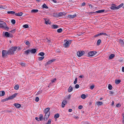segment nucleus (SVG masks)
Listing matches in <instances>:
<instances>
[{
  "instance_id": "57",
  "label": "nucleus",
  "mask_w": 124,
  "mask_h": 124,
  "mask_svg": "<svg viewBox=\"0 0 124 124\" xmlns=\"http://www.w3.org/2000/svg\"><path fill=\"white\" fill-rule=\"evenodd\" d=\"M88 5L89 6V8H93V6L92 5L90 4H88Z\"/></svg>"
},
{
  "instance_id": "48",
  "label": "nucleus",
  "mask_w": 124,
  "mask_h": 124,
  "mask_svg": "<svg viewBox=\"0 0 124 124\" xmlns=\"http://www.w3.org/2000/svg\"><path fill=\"white\" fill-rule=\"evenodd\" d=\"M22 66H24L25 65V64L23 62H20L19 63Z\"/></svg>"
},
{
  "instance_id": "9",
  "label": "nucleus",
  "mask_w": 124,
  "mask_h": 124,
  "mask_svg": "<svg viewBox=\"0 0 124 124\" xmlns=\"http://www.w3.org/2000/svg\"><path fill=\"white\" fill-rule=\"evenodd\" d=\"M43 19L45 20V23L46 24H51V22L48 19L44 18Z\"/></svg>"
},
{
  "instance_id": "64",
  "label": "nucleus",
  "mask_w": 124,
  "mask_h": 124,
  "mask_svg": "<svg viewBox=\"0 0 124 124\" xmlns=\"http://www.w3.org/2000/svg\"><path fill=\"white\" fill-rule=\"evenodd\" d=\"M122 71L123 72H124V67H123L122 68Z\"/></svg>"
},
{
  "instance_id": "6",
  "label": "nucleus",
  "mask_w": 124,
  "mask_h": 124,
  "mask_svg": "<svg viewBox=\"0 0 124 124\" xmlns=\"http://www.w3.org/2000/svg\"><path fill=\"white\" fill-rule=\"evenodd\" d=\"M85 53V52L84 51H79L77 52V54L78 56L80 57L82 56Z\"/></svg>"
},
{
  "instance_id": "33",
  "label": "nucleus",
  "mask_w": 124,
  "mask_h": 124,
  "mask_svg": "<svg viewBox=\"0 0 124 124\" xmlns=\"http://www.w3.org/2000/svg\"><path fill=\"white\" fill-rule=\"evenodd\" d=\"M38 11V9H32L31 10V13H35Z\"/></svg>"
},
{
  "instance_id": "15",
  "label": "nucleus",
  "mask_w": 124,
  "mask_h": 124,
  "mask_svg": "<svg viewBox=\"0 0 124 124\" xmlns=\"http://www.w3.org/2000/svg\"><path fill=\"white\" fill-rule=\"evenodd\" d=\"M50 108H46L44 110V113H50V111H49Z\"/></svg>"
},
{
  "instance_id": "42",
  "label": "nucleus",
  "mask_w": 124,
  "mask_h": 124,
  "mask_svg": "<svg viewBox=\"0 0 124 124\" xmlns=\"http://www.w3.org/2000/svg\"><path fill=\"white\" fill-rule=\"evenodd\" d=\"M23 27L25 28H28L29 26L28 24H25L23 25Z\"/></svg>"
},
{
  "instance_id": "63",
  "label": "nucleus",
  "mask_w": 124,
  "mask_h": 124,
  "mask_svg": "<svg viewBox=\"0 0 124 124\" xmlns=\"http://www.w3.org/2000/svg\"><path fill=\"white\" fill-rule=\"evenodd\" d=\"M79 77L82 78H83L84 77V76L83 75H80L79 76Z\"/></svg>"
},
{
  "instance_id": "10",
  "label": "nucleus",
  "mask_w": 124,
  "mask_h": 124,
  "mask_svg": "<svg viewBox=\"0 0 124 124\" xmlns=\"http://www.w3.org/2000/svg\"><path fill=\"white\" fill-rule=\"evenodd\" d=\"M55 59H53L50 60L46 62V64H45V65L46 66L50 64L52 62L55 61Z\"/></svg>"
},
{
  "instance_id": "45",
  "label": "nucleus",
  "mask_w": 124,
  "mask_h": 124,
  "mask_svg": "<svg viewBox=\"0 0 124 124\" xmlns=\"http://www.w3.org/2000/svg\"><path fill=\"white\" fill-rule=\"evenodd\" d=\"M11 22L13 24H14L15 23L16 21L14 19H12L11 20Z\"/></svg>"
},
{
  "instance_id": "55",
  "label": "nucleus",
  "mask_w": 124,
  "mask_h": 124,
  "mask_svg": "<svg viewBox=\"0 0 124 124\" xmlns=\"http://www.w3.org/2000/svg\"><path fill=\"white\" fill-rule=\"evenodd\" d=\"M77 78H76L75 79V81H74V84H76L77 83Z\"/></svg>"
},
{
  "instance_id": "34",
  "label": "nucleus",
  "mask_w": 124,
  "mask_h": 124,
  "mask_svg": "<svg viewBox=\"0 0 124 124\" xmlns=\"http://www.w3.org/2000/svg\"><path fill=\"white\" fill-rule=\"evenodd\" d=\"M119 42L121 44L123 45H124V42L123 40H122L121 39H119Z\"/></svg>"
},
{
  "instance_id": "49",
  "label": "nucleus",
  "mask_w": 124,
  "mask_h": 124,
  "mask_svg": "<svg viewBox=\"0 0 124 124\" xmlns=\"http://www.w3.org/2000/svg\"><path fill=\"white\" fill-rule=\"evenodd\" d=\"M53 16L55 17H58L59 16H58V13H54Z\"/></svg>"
},
{
  "instance_id": "29",
  "label": "nucleus",
  "mask_w": 124,
  "mask_h": 124,
  "mask_svg": "<svg viewBox=\"0 0 124 124\" xmlns=\"http://www.w3.org/2000/svg\"><path fill=\"white\" fill-rule=\"evenodd\" d=\"M60 116V115L59 114H57L55 115L54 118L55 119L58 118Z\"/></svg>"
},
{
  "instance_id": "47",
  "label": "nucleus",
  "mask_w": 124,
  "mask_h": 124,
  "mask_svg": "<svg viewBox=\"0 0 124 124\" xmlns=\"http://www.w3.org/2000/svg\"><path fill=\"white\" fill-rule=\"evenodd\" d=\"M51 122V119H49L48 120L46 124H50Z\"/></svg>"
},
{
  "instance_id": "23",
  "label": "nucleus",
  "mask_w": 124,
  "mask_h": 124,
  "mask_svg": "<svg viewBox=\"0 0 124 124\" xmlns=\"http://www.w3.org/2000/svg\"><path fill=\"white\" fill-rule=\"evenodd\" d=\"M115 55L113 54H111L109 56V59H111L113 58L115 56Z\"/></svg>"
},
{
  "instance_id": "28",
  "label": "nucleus",
  "mask_w": 124,
  "mask_h": 124,
  "mask_svg": "<svg viewBox=\"0 0 124 124\" xmlns=\"http://www.w3.org/2000/svg\"><path fill=\"white\" fill-rule=\"evenodd\" d=\"M96 104L98 105H101L103 104V103L101 101H98L96 102Z\"/></svg>"
},
{
  "instance_id": "60",
  "label": "nucleus",
  "mask_w": 124,
  "mask_h": 124,
  "mask_svg": "<svg viewBox=\"0 0 124 124\" xmlns=\"http://www.w3.org/2000/svg\"><path fill=\"white\" fill-rule=\"evenodd\" d=\"M71 95L70 94H69V95L68 96L67 98L68 99H70V98L71 97Z\"/></svg>"
},
{
  "instance_id": "16",
  "label": "nucleus",
  "mask_w": 124,
  "mask_h": 124,
  "mask_svg": "<svg viewBox=\"0 0 124 124\" xmlns=\"http://www.w3.org/2000/svg\"><path fill=\"white\" fill-rule=\"evenodd\" d=\"M14 105L17 108H19L21 107V105L19 103H14Z\"/></svg>"
},
{
  "instance_id": "12",
  "label": "nucleus",
  "mask_w": 124,
  "mask_h": 124,
  "mask_svg": "<svg viewBox=\"0 0 124 124\" xmlns=\"http://www.w3.org/2000/svg\"><path fill=\"white\" fill-rule=\"evenodd\" d=\"M37 51V50L35 49H33L31 50L30 49V52L31 54H35Z\"/></svg>"
},
{
  "instance_id": "54",
  "label": "nucleus",
  "mask_w": 124,
  "mask_h": 124,
  "mask_svg": "<svg viewBox=\"0 0 124 124\" xmlns=\"http://www.w3.org/2000/svg\"><path fill=\"white\" fill-rule=\"evenodd\" d=\"M56 80V78H54L53 80H51V82L53 83Z\"/></svg>"
},
{
  "instance_id": "44",
  "label": "nucleus",
  "mask_w": 124,
  "mask_h": 124,
  "mask_svg": "<svg viewBox=\"0 0 124 124\" xmlns=\"http://www.w3.org/2000/svg\"><path fill=\"white\" fill-rule=\"evenodd\" d=\"M25 43L27 45H30V43H29V42L28 41H26L25 42Z\"/></svg>"
},
{
  "instance_id": "18",
  "label": "nucleus",
  "mask_w": 124,
  "mask_h": 124,
  "mask_svg": "<svg viewBox=\"0 0 124 124\" xmlns=\"http://www.w3.org/2000/svg\"><path fill=\"white\" fill-rule=\"evenodd\" d=\"M24 54H25L26 55H28L30 52V49H27L26 51H24Z\"/></svg>"
},
{
  "instance_id": "22",
  "label": "nucleus",
  "mask_w": 124,
  "mask_h": 124,
  "mask_svg": "<svg viewBox=\"0 0 124 124\" xmlns=\"http://www.w3.org/2000/svg\"><path fill=\"white\" fill-rule=\"evenodd\" d=\"M52 28L53 29H57L58 27V25H53L51 26Z\"/></svg>"
},
{
  "instance_id": "5",
  "label": "nucleus",
  "mask_w": 124,
  "mask_h": 124,
  "mask_svg": "<svg viewBox=\"0 0 124 124\" xmlns=\"http://www.w3.org/2000/svg\"><path fill=\"white\" fill-rule=\"evenodd\" d=\"M8 54V52L6 50H3L2 51V55L3 57H4L6 56Z\"/></svg>"
},
{
  "instance_id": "7",
  "label": "nucleus",
  "mask_w": 124,
  "mask_h": 124,
  "mask_svg": "<svg viewBox=\"0 0 124 124\" xmlns=\"http://www.w3.org/2000/svg\"><path fill=\"white\" fill-rule=\"evenodd\" d=\"M105 11V10L104 9L103 10H99L97 11H96L94 12H91L90 13V14H95L96 13H101L102 12H104Z\"/></svg>"
},
{
  "instance_id": "53",
  "label": "nucleus",
  "mask_w": 124,
  "mask_h": 124,
  "mask_svg": "<svg viewBox=\"0 0 124 124\" xmlns=\"http://www.w3.org/2000/svg\"><path fill=\"white\" fill-rule=\"evenodd\" d=\"M79 87V85L78 84H76L75 86V88H76L77 89Z\"/></svg>"
},
{
  "instance_id": "2",
  "label": "nucleus",
  "mask_w": 124,
  "mask_h": 124,
  "mask_svg": "<svg viewBox=\"0 0 124 124\" xmlns=\"http://www.w3.org/2000/svg\"><path fill=\"white\" fill-rule=\"evenodd\" d=\"M17 93H15V94L12 95L10 96L8 98H6V99H4V101H8L9 100H11L14 99L16 97V96L17 95Z\"/></svg>"
},
{
  "instance_id": "8",
  "label": "nucleus",
  "mask_w": 124,
  "mask_h": 124,
  "mask_svg": "<svg viewBox=\"0 0 124 124\" xmlns=\"http://www.w3.org/2000/svg\"><path fill=\"white\" fill-rule=\"evenodd\" d=\"M45 114L44 119L45 120H46L48 118L50 115V113H45Z\"/></svg>"
},
{
  "instance_id": "26",
  "label": "nucleus",
  "mask_w": 124,
  "mask_h": 124,
  "mask_svg": "<svg viewBox=\"0 0 124 124\" xmlns=\"http://www.w3.org/2000/svg\"><path fill=\"white\" fill-rule=\"evenodd\" d=\"M121 82L120 80H115V83L116 84H118Z\"/></svg>"
},
{
  "instance_id": "40",
  "label": "nucleus",
  "mask_w": 124,
  "mask_h": 124,
  "mask_svg": "<svg viewBox=\"0 0 124 124\" xmlns=\"http://www.w3.org/2000/svg\"><path fill=\"white\" fill-rule=\"evenodd\" d=\"M62 31V28H60L58 29L57 30V32L58 33H61Z\"/></svg>"
},
{
  "instance_id": "30",
  "label": "nucleus",
  "mask_w": 124,
  "mask_h": 124,
  "mask_svg": "<svg viewBox=\"0 0 124 124\" xmlns=\"http://www.w3.org/2000/svg\"><path fill=\"white\" fill-rule=\"evenodd\" d=\"M5 36L7 37H9L10 36V34L8 32H5Z\"/></svg>"
},
{
  "instance_id": "41",
  "label": "nucleus",
  "mask_w": 124,
  "mask_h": 124,
  "mask_svg": "<svg viewBox=\"0 0 124 124\" xmlns=\"http://www.w3.org/2000/svg\"><path fill=\"white\" fill-rule=\"evenodd\" d=\"M44 54H44V53L43 52H41L40 53H39V55L41 56H44Z\"/></svg>"
},
{
  "instance_id": "58",
  "label": "nucleus",
  "mask_w": 124,
  "mask_h": 124,
  "mask_svg": "<svg viewBox=\"0 0 124 124\" xmlns=\"http://www.w3.org/2000/svg\"><path fill=\"white\" fill-rule=\"evenodd\" d=\"M83 108L82 106V105H80L79 106L78 108L80 109H81Z\"/></svg>"
},
{
  "instance_id": "37",
  "label": "nucleus",
  "mask_w": 124,
  "mask_h": 124,
  "mask_svg": "<svg viewBox=\"0 0 124 124\" xmlns=\"http://www.w3.org/2000/svg\"><path fill=\"white\" fill-rule=\"evenodd\" d=\"M81 97L82 99H84L86 97V96L85 95L83 94L81 95Z\"/></svg>"
},
{
  "instance_id": "59",
  "label": "nucleus",
  "mask_w": 124,
  "mask_h": 124,
  "mask_svg": "<svg viewBox=\"0 0 124 124\" xmlns=\"http://www.w3.org/2000/svg\"><path fill=\"white\" fill-rule=\"evenodd\" d=\"M74 118L75 119H78L79 118V117L78 116H76L74 117Z\"/></svg>"
},
{
  "instance_id": "35",
  "label": "nucleus",
  "mask_w": 124,
  "mask_h": 124,
  "mask_svg": "<svg viewBox=\"0 0 124 124\" xmlns=\"http://www.w3.org/2000/svg\"><path fill=\"white\" fill-rule=\"evenodd\" d=\"M63 13L61 12L58 13V16H59V17L62 16L63 15Z\"/></svg>"
},
{
  "instance_id": "38",
  "label": "nucleus",
  "mask_w": 124,
  "mask_h": 124,
  "mask_svg": "<svg viewBox=\"0 0 124 124\" xmlns=\"http://www.w3.org/2000/svg\"><path fill=\"white\" fill-rule=\"evenodd\" d=\"M42 7L43 8L47 9L48 8V7L46 6V5L45 4H44L42 5Z\"/></svg>"
},
{
  "instance_id": "25",
  "label": "nucleus",
  "mask_w": 124,
  "mask_h": 124,
  "mask_svg": "<svg viewBox=\"0 0 124 124\" xmlns=\"http://www.w3.org/2000/svg\"><path fill=\"white\" fill-rule=\"evenodd\" d=\"M7 13L8 14H11L13 15H14L15 14V12L14 11H8L7 12Z\"/></svg>"
},
{
  "instance_id": "20",
  "label": "nucleus",
  "mask_w": 124,
  "mask_h": 124,
  "mask_svg": "<svg viewBox=\"0 0 124 124\" xmlns=\"http://www.w3.org/2000/svg\"><path fill=\"white\" fill-rule=\"evenodd\" d=\"M8 54H14L13 51H12L11 48L8 51Z\"/></svg>"
},
{
  "instance_id": "4",
  "label": "nucleus",
  "mask_w": 124,
  "mask_h": 124,
  "mask_svg": "<svg viewBox=\"0 0 124 124\" xmlns=\"http://www.w3.org/2000/svg\"><path fill=\"white\" fill-rule=\"evenodd\" d=\"M70 43V41H67L63 44L64 47L65 48L68 47L69 46Z\"/></svg>"
},
{
  "instance_id": "32",
  "label": "nucleus",
  "mask_w": 124,
  "mask_h": 124,
  "mask_svg": "<svg viewBox=\"0 0 124 124\" xmlns=\"http://www.w3.org/2000/svg\"><path fill=\"white\" fill-rule=\"evenodd\" d=\"M19 87V86L18 85H16L14 87V89H15L17 90L18 89Z\"/></svg>"
},
{
  "instance_id": "39",
  "label": "nucleus",
  "mask_w": 124,
  "mask_h": 124,
  "mask_svg": "<svg viewBox=\"0 0 124 124\" xmlns=\"http://www.w3.org/2000/svg\"><path fill=\"white\" fill-rule=\"evenodd\" d=\"M44 58V57L43 56L42 57H38V60L39 61H41L43 60Z\"/></svg>"
},
{
  "instance_id": "24",
  "label": "nucleus",
  "mask_w": 124,
  "mask_h": 124,
  "mask_svg": "<svg viewBox=\"0 0 124 124\" xmlns=\"http://www.w3.org/2000/svg\"><path fill=\"white\" fill-rule=\"evenodd\" d=\"M5 94V92L4 91H0V96H3Z\"/></svg>"
},
{
  "instance_id": "3",
  "label": "nucleus",
  "mask_w": 124,
  "mask_h": 124,
  "mask_svg": "<svg viewBox=\"0 0 124 124\" xmlns=\"http://www.w3.org/2000/svg\"><path fill=\"white\" fill-rule=\"evenodd\" d=\"M97 53L96 51H91L89 52L87 54V56L89 57H90L95 55Z\"/></svg>"
},
{
  "instance_id": "62",
  "label": "nucleus",
  "mask_w": 124,
  "mask_h": 124,
  "mask_svg": "<svg viewBox=\"0 0 124 124\" xmlns=\"http://www.w3.org/2000/svg\"><path fill=\"white\" fill-rule=\"evenodd\" d=\"M35 119L37 120L38 121H39V120H40L39 118L37 117H36Z\"/></svg>"
},
{
  "instance_id": "19",
  "label": "nucleus",
  "mask_w": 124,
  "mask_h": 124,
  "mask_svg": "<svg viewBox=\"0 0 124 124\" xmlns=\"http://www.w3.org/2000/svg\"><path fill=\"white\" fill-rule=\"evenodd\" d=\"M11 48L12 49V51H13L14 53V52L16 51L17 48V46L12 47Z\"/></svg>"
},
{
  "instance_id": "27",
  "label": "nucleus",
  "mask_w": 124,
  "mask_h": 124,
  "mask_svg": "<svg viewBox=\"0 0 124 124\" xmlns=\"http://www.w3.org/2000/svg\"><path fill=\"white\" fill-rule=\"evenodd\" d=\"M73 90L72 87L71 86H70L69 87L68 91L69 92H70L72 91Z\"/></svg>"
},
{
  "instance_id": "17",
  "label": "nucleus",
  "mask_w": 124,
  "mask_h": 124,
  "mask_svg": "<svg viewBox=\"0 0 124 124\" xmlns=\"http://www.w3.org/2000/svg\"><path fill=\"white\" fill-rule=\"evenodd\" d=\"M23 13L22 12H19L17 13H15V15L16 16H21L23 15Z\"/></svg>"
},
{
  "instance_id": "43",
  "label": "nucleus",
  "mask_w": 124,
  "mask_h": 124,
  "mask_svg": "<svg viewBox=\"0 0 124 124\" xmlns=\"http://www.w3.org/2000/svg\"><path fill=\"white\" fill-rule=\"evenodd\" d=\"M108 88L109 90H111L112 88V87L110 84H109Z\"/></svg>"
},
{
  "instance_id": "36",
  "label": "nucleus",
  "mask_w": 124,
  "mask_h": 124,
  "mask_svg": "<svg viewBox=\"0 0 124 124\" xmlns=\"http://www.w3.org/2000/svg\"><path fill=\"white\" fill-rule=\"evenodd\" d=\"M101 42V40L100 39H99L97 41V45L98 46H99L100 45Z\"/></svg>"
},
{
  "instance_id": "31",
  "label": "nucleus",
  "mask_w": 124,
  "mask_h": 124,
  "mask_svg": "<svg viewBox=\"0 0 124 124\" xmlns=\"http://www.w3.org/2000/svg\"><path fill=\"white\" fill-rule=\"evenodd\" d=\"M123 5V3H121L117 7V9H118L122 7Z\"/></svg>"
},
{
  "instance_id": "52",
  "label": "nucleus",
  "mask_w": 124,
  "mask_h": 124,
  "mask_svg": "<svg viewBox=\"0 0 124 124\" xmlns=\"http://www.w3.org/2000/svg\"><path fill=\"white\" fill-rule=\"evenodd\" d=\"M42 93V91L41 90L37 92V95H38L39 94H40L41 93Z\"/></svg>"
},
{
  "instance_id": "14",
  "label": "nucleus",
  "mask_w": 124,
  "mask_h": 124,
  "mask_svg": "<svg viewBox=\"0 0 124 124\" xmlns=\"http://www.w3.org/2000/svg\"><path fill=\"white\" fill-rule=\"evenodd\" d=\"M77 16L76 14H74L73 15H69L68 16V17L71 19H73Z\"/></svg>"
},
{
  "instance_id": "11",
  "label": "nucleus",
  "mask_w": 124,
  "mask_h": 124,
  "mask_svg": "<svg viewBox=\"0 0 124 124\" xmlns=\"http://www.w3.org/2000/svg\"><path fill=\"white\" fill-rule=\"evenodd\" d=\"M102 35H107V34L106 33H99L98 34L94 35V37H98L99 36H100Z\"/></svg>"
},
{
  "instance_id": "50",
  "label": "nucleus",
  "mask_w": 124,
  "mask_h": 124,
  "mask_svg": "<svg viewBox=\"0 0 124 124\" xmlns=\"http://www.w3.org/2000/svg\"><path fill=\"white\" fill-rule=\"evenodd\" d=\"M35 100L36 101H37V102L39 100V98L38 97H36L35 98Z\"/></svg>"
},
{
  "instance_id": "46",
  "label": "nucleus",
  "mask_w": 124,
  "mask_h": 124,
  "mask_svg": "<svg viewBox=\"0 0 124 124\" xmlns=\"http://www.w3.org/2000/svg\"><path fill=\"white\" fill-rule=\"evenodd\" d=\"M43 116L42 115V114L40 115L39 117V120L40 121H41V120L42 119Z\"/></svg>"
},
{
  "instance_id": "13",
  "label": "nucleus",
  "mask_w": 124,
  "mask_h": 124,
  "mask_svg": "<svg viewBox=\"0 0 124 124\" xmlns=\"http://www.w3.org/2000/svg\"><path fill=\"white\" fill-rule=\"evenodd\" d=\"M67 103V101L66 100H65L63 101L62 105V108H64V107L65 104H66Z\"/></svg>"
},
{
  "instance_id": "51",
  "label": "nucleus",
  "mask_w": 124,
  "mask_h": 124,
  "mask_svg": "<svg viewBox=\"0 0 124 124\" xmlns=\"http://www.w3.org/2000/svg\"><path fill=\"white\" fill-rule=\"evenodd\" d=\"M94 85H92L90 87V89L91 90H92L94 88Z\"/></svg>"
},
{
  "instance_id": "21",
  "label": "nucleus",
  "mask_w": 124,
  "mask_h": 124,
  "mask_svg": "<svg viewBox=\"0 0 124 124\" xmlns=\"http://www.w3.org/2000/svg\"><path fill=\"white\" fill-rule=\"evenodd\" d=\"M114 6H111L110 8L112 10H114L115 9H117V7H116L115 6V5H114Z\"/></svg>"
},
{
  "instance_id": "61",
  "label": "nucleus",
  "mask_w": 124,
  "mask_h": 124,
  "mask_svg": "<svg viewBox=\"0 0 124 124\" xmlns=\"http://www.w3.org/2000/svg\"><path fill=\"white\" fill-rule=\"evenodd\" d=\"M15 29H13L11 31H10V32H11V33H13L15 32Z\"/></svg>"
},
{
  "instance_id": "56",
  "label": "nucleus",
  "mask_w": 124,
  "mask_h": 124,
  "mask_svg": "<svg viewBox=\"0 0 124 124\" xmlns=\"http://www.w3.org/2000/svg\"><path fill=\"white\" fill-rule=\"evenodd\" d=\"M121 106L120 104L119 103H118L116 105V107H119Z\"/></svg>"
},
{
  "instance_id": "1",
  "label": "nucleus",
  "mask_w": 124,
  "mask_h": 124,
  "mask_svg": "<svg viewBox=\"0 0 124 124\" xmlns=\"http://www.w3.org/2000/svg\"><path fill=\"white\" fill-rule=\"evenodd\" d=\"M5 29L8 31L9 28L8 27L6 23L4 21L0 20V28Z\"/></svg>"
}]
</instances>
